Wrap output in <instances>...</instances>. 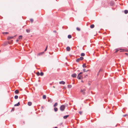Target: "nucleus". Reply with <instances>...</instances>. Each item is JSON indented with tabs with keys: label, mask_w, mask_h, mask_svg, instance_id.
I'll use <instances>...</instances> for the list:
<instances>
[{
	"label": "nucleus",
	"mask_w": 128,
	"mask_h": 128,
	"mask_svg": "<svg viewBox=\"0 0 128 128\" xmlns=\"http://www.w3.org/2000/svg\"><path fill=\"white\" fill-rule=\"evenodd\" d=\"M120 50V52H128V50L127 49H120V48H118L116 50V51L115 52H117L119 50Z\"/></svg>",
	"instance_id": "nucleus-1"
},
{
	"label": "nucleus",
	"mask_w": 128,
	"mask_h": 128,
	"mask_svg": "<svg viewBox=\"0 0 128 128\" xmlns=\"http://www.w3.org/2000/svg\"><path fill=\"white\" fill-rule=\"evenodd\" d=\"M65 106L64 105H63L61 106L60 108V110L62 111H64L65 108Z\"/></svg>",
	"instance_id": "nucleus-2"
},
{
	"label": "nucleus",
	"mask_w": 128,
	"mask_h": 128,
	"mask_svg": "<svg viewBox=\"0 0 128 128\" xmlns=\"http://www.w3.org/2000/svg\"><path fill=\"white\" fill-rule=\"evenodd\" d=\"M85 91L86 90L85 89H83V90H80V92H81L83 94H85Z\"/></svg>",
	"instance_id": "nucleus-3"
},
{
	"label": "nucleus",
	"mask_w": 128,
	"mask_h": 128,
	"mask_svg": "<svg viewBox=\"0 0 128 128\" xmlns=\"http://www.w3.org/2000/svg\"><path fill=\"white\" fill-rule=\"evenodd\" d=\"M110 6H113L114 4L115 3L113 1H111L110 2Z\"/></svg>",
	"instance_id": "nucleus-4"
},
{
	"label": "nucleus",
	"mask_w": 128,
	"mask_h": 128,
	"mask_svg": "<svg viewBox=\"0 0 128 128\" xmlns=\"http://www.w3.org/2000/svg\"><path fill=\"white\" fill-rule=\"evenodd\" d=\"M13 38V36H8V38L7 39L8 40H10Z\"/></svg>",
	"instance_id": "nucleus-5"
},
{
	"label": "nucleus",
	"mask_w": 128,
	"mask_h": 128,
	"mask_svg": "<svg viewBox=\"0 0 128 128\" xmlns=\"http://www.w3.org/2000/svg\"><path fill=\"white\" fill-rule=\"evenodd\" d=\"M70 47H69V46H68L66 48V50L68 51H70Z\"/></svg>",
	"instance_id": "nucleus-6"
},
{
	"label": "nucleus",
	"mask_w": 128,
	"mask_h": 128,
	"mask_svg": "<svg viewBox=\"0 0 128 128\" xmlns=\"http://www.w3.org/2000/svg\"><path fill=\"white\" fill-rule=\"evenodd\" d=\"M59 83L60 84H65V82L64 81H62L61 82H59Z\"/></svg>",
	"instance_id": "nucleus-7"
},
{
	"label": "nucleus",
	"mask_w": 128,
	"mask_h": 128,
	"mask_svg": "<svg viewBox=\"0 0 128 128\" xmlns=\"http://www.w3.org/2000/svg\"><path fill=\"white\" fill-rule=\"evenodd\" d=\"M76 74H74L72 75V76L73 77H76Z\"/></svg>",
	"instance_id": "nucleus-8"
},
{
	"label": "nucleus",
	"mask_w": 128,
	"mask_h": 128,
	"mask_svg": "<svg viewBox=\"0 0 128 128\" xmlns=\"http://www.w3.org/2000/svg\"><path fill=\"white\" fill-rule=\"evenodd\" d=\"M44 52H40L38 54V56H40L41 55L43 54H44Z\"/></svg>",
	"instance_id": "nucleus-9"
},
{
	"label": "nucleus",
	"mask_w": 128,
	"mask_h": 128,
	"mask_svg": "<svg viewBox=\"0 0 128 128\" xmlns=\"http://www.w3.org/2000/svg\"><path fill=\"white\" fill-rule=\"evenodd\" d=\"M80 73H79V74H78L77 78L78 79L80 80Z\"/></svg>",
	"instance_id": "nucleus-10"
},
{
	"label": "nucleus",
	"mask_w": 128,
	"mask_h": 128,
	"mask_svg": "<svg viewBox=\"0 0 128 128\" xmlns=\"http://www.w3.org/2000/svg\"><path fill=\"white\" fill-rule=\"evenodd\" d=\"M90 28H94V24H92V25H91L90 26Z\"/></svg>",
	"instance_id": "nucleus-11"
},
{
	"label": "nucleus",
	"mask_w": 128,
	"mask_h": 128,
	"mask_svg": "<svg viewBox=\"0 0 128 128\" xmlns=\"http://www.w3.org/2000/svg\"><path fill=\"white\" fill-rule=\"evenodd\" d=\"M28 105L29 106H31L32 104V102H29L28 103Z\"/></svg>",
	"instance_id": "nucleus-12"
},
{
	"label": "nucleus",
	"mask_w": 128,
	"mask_h": 128,
	"mask_svg": "<svg viewBox=\"0 0 128 128\" xmlns=\"http://www.w3.org/2000/svg\"><path fill=\"white\" fill-rule=\"evenodd\" d=\"M69 116V115H67L65 116H64L63 117L64 118V119H66L67 118V117Z\"/></svg>",
	"instance_id": "nucleus-13"
},
{
	"label": "nucleus",
	"mask_w": 128,
	"mask_h": 128,
	"mask_svg": "<svg viewBox=\"0 0 128 128\" xmlns=\"http://www.w3.org/2000/svg\"><path fill=\"white\" fill-rule=\"evenodd\" d=\"M20 105V102H18V103L17 104H15L14 105V106H18L19 105Z\"/></svg>",
	"instance_id": "nucleus-14"
},
{
	"label": "nucleus",
	"mask_w": 128,
	"mask_h": 128,
	"mask_svg": "<svg viewBox=\"0 0 128 128\" xmlns=\"http://www.w3.org/2000/svg\"><path fill=\"white\" fill-rule=\"evenodd\" d=\"M82 66L83 68H86V65L85 64H84L82 65Z\"/></svg>",
	"instance_id": "nucleus-15"
},
{
	"label": "nucleus",
	"mask_w": 128,
	"mask_h": 128,
	"mask_svg": "<svg viewBox=\"0 0 128 128\" xmlns=\"http://www.w3.org/2000/svg\"><path fill=\"white\" fill-rule=\"evenodd\" d=\"M102 68H100L98 72V73L97 74V75L98 76L99 74V73L100 72H102Z\"/></svg>",
	"instance_id": "nucleus-16"
},
{
	"label": "nucleus",
	"mask_w": 128,
	"mask_h": 128,
	"mask_svg": "<svg viewBox=\"0 0 128 128\" xmlns=\"http://www.w3.org/2000/svg\"><path fill=\"white\" fill-rule=\"evenodd\" d=\"M15 92L16 94H18L19 93V91L18 90H16L15 91Z\"/></svg>",
	"instance_id": "nucleus-17"
},
{
	"label": "nucleus",
	"mask_w": 128,
	"mask_h": 128,
	"mask_svg": "<svg viewBox=\"0 0 128 128\" xmlns=\"http://www.w3.org/2000/svg\"><path fill=\"white\" fill-rule=\"evenodd\" d=\"M124 12L126 14H127L128 13V10H125L124 11Z\"/></svg>",
	"instance_id": "nucleus-18"
},
{
	"label": "nucleus",
	"mask_w": 128,
	"mask_h": 128,
	"mask_svg": "<svg viewBox=\"0 0 128 128\" xmlns=\"http://www.w3.org/2000/svg\"><path fill=\"white\" fill-rule=\"evenodd\" d=\"M68 88H72V86L71 85L69 84L68 85Z\"/></svg>",
	"instance_id": "nucleus-19"
},
{
	"label": "nucleus",
	"mask_w": 128,
	"mask_h": 128,
	"mask_svg": "<svg viewBox=\"0 0 128 128\" xmlns=\"http://www.w3.org/2000/svg\"><path fill=\"white\" fill-rule=\"evenodd\" d=\"M22 35L20 36H19L18 39H22Z\"/></svg>",
	"instance_id": "nucleus-20"
},
{
	"label": "nucleus",
	"mask_w": 128,
	"mask_h": 128,
	"mask_svg": "<svg viewBox=\"0 0 128 128\" xmlns=\"http://www.w3.org/2000/svg\"><path fill=\"white\" fill-rule=\"evenodd\" d=\"M85 55V54L84 53H81L80 54V56H84Z\"/></svg>",
	"instance_id": "nucleus-21"
},
{
	"label": "nucleus",
	"mask_w": 128,
	"mask_h": 128,
	"mask_svg": "<svg viewBox=\"0 0 128 128\" xmlns=\"http://www.w3.org/2000/svg\"><path fill=\"white\" fill-rule=\"evenodd\" d=\"M46 95H44L43 96V98L44 99H46Z\"/></svg>",
	"instance_id": "nucleus-22"
},
{
	"label": "nucleus",
	"mask_w": 128,
	"mask_h": 128,
	"mask_svg": "<svg viewBox=\"0 0 128 128\" xmlns=\"http://www.w3.org/2000/svg\"><path fill=\"white\" fill-rule=\"evenodd\" d=\"M58 103L57 102L54 105V106L55 107L58 105Z\"/></svg>",
	"instance_id": "nucleus-23"
},
{
	"label": "nucleus",
	"mask_w": 128,
	"mask_h": 128,
	"mask_svg": "<svg viewBox=\"0 0 128 128\" xmlns=\"http://www.w3.org/2000/svg\"><path fill=\"white\" fill-rule=\"evenodd\" d=\"M54 110L55 112H56L58 110V109L56 108H54Z\"/></svg>",
	"instance_id": "nucleus-24"
},
{
	"label": "nucleus",
	"mask_w": 128,
	"mask_h": 128,
	"mask_svg": "<svg viewBox=\"0 0 128 128\" xmlns=\"http://www.w3.org/2000/svg\"><path fill=\"white\" fill-rule=\"evenodd\" d=\"M26 31L27 32H30V30L27 29L26 30Z\"/></svg>",
	"instance_id": "nucleus-25"
},
{
	"label": "nucleus",
	"mask_w": 128,
	"mask_h": 128,
	"mask_svg": "<svg viewBox=\"0 0 128 128\" xmlns=\"http://www.w3.org/2000/svg\"><path fill=\"white\" fill-rule=\"evenodd\" d=\"M68 38H72V36L71 35H69L68 36Z\"/></svg>",
	"instance_id": "nucleus-26"
},
{
	"label": "nucleus",
	"mask_w": 128,
	"mask_h": 128,
	"mask_svg": "<svg viewBox=\"0 0 128 128\" xmlns=\"http://www.w3.org/2000/svg\"><path fill=\"white\" fill-rule=\"evenodd\" d=\"M18 96L17 95H16L14 96V98L15 99H17L18 98Z\"/></svg>",
	"instance_id": "nucleus-27"
},
{
	"label": "nucleus",
	"mask_w": 128,
	"mask_h": 128,
	"mask_svg": "<svg viewBox=\"0 0 128 128\" xmlns=\"http://www.w3.org/2000/svg\"><path fill=\"white\" fill-rule=\"evenodd\" d=\"M80 60V58H78L76 60V61L77 62H79Z\"/></svg>",
	"instance_id": "nucleus-28"
},
{
	"label": "nucleus",
	"mask_w": 128,
	"mask_h": 128,
	"mask_svg": "<svg viewBox=\"0 0 128 128\" xmlns=\"http://www.w3.org/2000/svg\"><path fill=\"white\" fill-rule=\"evenodd\" d=\"M36 74L38 76H39L40 75V72H36Z\"/></svg>",
	"instance_id": "nucleus-29"
},
{
	"label": "nucleus",
	"mask_w": 128,
	"mask_h": 128,
	"mask_svg": "<svg viewBox=\"0 0 128 128\" xmlns=\"http://www.w3.org/2000/svg\"><path fill=\"white\" fill-rule=\"evenodd\" d=\"M76 30L78 31H79L80 30V29L78 27H77L76 28Z\"/></svg>",
	"instance_id": "nucleus-30"
},
{
	"label": "nucleus",
	"mask_w": 128,
	"mask_h": 128,
	"mask_svg": "<svg viewBox=\"0 0 128 128\" xmlns=\"http://www.w3.org/2000/svg\"><path fill=\"white\" fill-rule=\"evenodd\" d=\"M40 75L41 76H42L43 75H44V73L43 72H41L40 74Z\"/></svg>",
	"instance_id": "nucleus-31"
},
{
	"label": "nucleus",
	"mask_w": 128,
	"mask_h": 128,
	"mask_svg": "<svg viewBox=\"0 0 128 128\" xmlns=\"http://www.w3.org/2000/svg\"><path fill=\"white\" fill-rule=\"evenodd\" d=\"M30 20L32 23L34 21V20L32 19H30Z\"/></svg>",
	"instance_id": "nucleus-32"
},
{
	"label": "nucleus",
	"mask_w": 128,
	"mask_h": 128,
	"mask_svg": "<svg viewBox=\"0 0 128 128\" xmlns=\"http://www.w3.org/2000/svg\"><path fill=\"white\" fill-rule=\"evenodd\" d=\"M2 34H8V32H3L2 33Z\"/></svg>",
	"instance_id": "nucleus-33"
},
{
	"label": "nucleus",
	"mask_w": 128,
	"mask_h": 128,
	"mask_svg": "<svg viewBox=\"0 0 128 128\" xmlns=\"http://www.w3.org/2000/svg\"><path fill=\"white\" fill-rule=\"evenodd\" d=\"M84 58L80 56V60H82Z\"/></svg>",
	"instance_id": "nucleus-34"
},
{
	"label": "nucleus",
	"mask_w": 128,
	"mask_h": 128,
	"mask_svg": "<svg viewBox=\"0 0 128 128\" xmlns=\"http://www.w3.org/2000/svg\"><path fill=\"white\" fill-rule=\"evenodd\" d=\"M83 70L84 72H85L87 71V70H86L84 68Z\"/></svg>",
	"instance_id": "nucleus-35"
},
{
	"label": "nucleus",
	"mask_w": 128,
	"mask_h": 128,
	"mask_svg": "<svg viewBox=\"0 0 128 128\" xmlns=\"http://www.w3.org/2000/svg\"><path fill=\"white\" fill-rule=\"evenodd\" d=\"M14 108H12V110H11V111H14Z\"/></svg>",
	"instance_id": "nucleus-36"
},
{
	"label": "nucleus",
	"mask_w": 128,
	"mask_h": 128,
	"mask_svg": "<svg viewBox=\"0 0 128 128\" xmlns=\"http://www.w3.org/2000/svg\"><path fill=\"white\" fill-rule=\"evenodd\" d=\"M47 46L46 49H45V50H44V51H46V50H47Z\"/></svg>",
	"instance_id": "nucleus-37"
},
{
	"label": "nucleus",
	"mask_w": 128,
	"mask_h": 128,
	"mask_svg": "<svg viewBox=\"0 0 128 128\" xmlns=\"http://www.w3.org/2000/svg\"><path fill=\"white\" fill-rule=\"evenodd\" d=\"M127 115V114H126L125 115H123V116L124 117V116H126Z\"/></svg>",
	"instance_id": "nucleus-38"
},
{
	"label": "nucleus",
	"mask_w": 128,
	"mask_h": 128,
	"mask_svg": "<svg viewBox=\"0 0 128 128\" xmlns=\"http://www.w3.org/2000/svg\"><path fill=\"white\" fill-rule=\"evenodd\" d=\"M125 54H126L127 55H128V53H125Z\"/></svg>",
	"instance_id": "nucleus-39"
},
{
	"label": "nucleus",
	"mask_w": 128,
	"mask_h": 128,
	"mask_svg": "<svg viewBox=\"0 0 128 128\" xmlns=\"http://www.w3.org/2000/svg\"><path fill=\"white\" fill-rule=\"evenodd\" d=\"M16 41L17 42H18V39H17L16 40Z\"/></svg>",
	"instance_id": "nucleus-40"
},
{
	"label": "nucleus",
	"mask_w": 128,
	"mask_h": 128,
	"mask_svg": "<svg viewBox=\"0 0 128 128\" xmlns=\"http://www.w3.org/2000/svg\"><path fill=\"white\" fill-rule=\"evenodd\" d=\"M82 74V72H80V74Z\"/></svg>",
	"instance_id": "nucleus-41"
},
{
	"label": "nucleus",
	"mask_w": 128,
	"mask_h": 128,
	"mask_svg": "<svg viewBox=\"0 0 128 128\" xmlns=\"http://www.w3.org/2000/svg\"><path fill=\"white\" fill-rule=\"evenodd\" d=\"M80 115H81L82 114V112H81V111H80Z\"/></svg>",
	"instance_id": "nucleus-42"
},
{
	"label": "nucleus",
	"mask_w": 128,
	"mask_h": 128,
	"mask_svg": "<svg viewBox=\"0 0 128 128\" xmlns=\"http://www.w3.org/2000/svg\"><path fill=\"white\" fill-rule=\"evenodd\" d=\"M81 82H83V81L82 80H81Z\"/></svg>",
	"instance_id": "nucleus-43"
},
{
	"label": "nucleus",
	"mask_w": 128,
	"mask_h": 128,
	"mask_svg": "<svg viewBox=\"0 0 128 128\" xmlns=\"http://www.w3.org/2000/svg\"><path fill=\"white\" fill-rule=\"evenodd\" d=\"M54 32H56V31H54Z\"/></svg>",
	"instance_id": "nucleus-44"
},
{
	"label": "nucleus",
	"mask_w": 128,
	"mask_h": 128,
	"mask_svg": "<svg viewBox=\"0 0 128 128\" xmlns=\"http://www.w3.org/2000/svg\"><path fill=\"white\" fill-rule=\"evenodd\" d=\"M53 87L54 88H55V87L54 86H53Z\"/></svg>",
	"instance_id": "nucleus-45"
},
{
	"label": "nucleus",
	"mask_w": 128,
	"mask_h": 128,
	"mask_svg": "<svg viewBox=\"0 0 128 128\" xmlns=\"http://www.w3.org/2000/svg\"><path fill=\"white\" fill-rule=\"evenodd\" d=\"M79 113L80 114V112H79Z\"/></svg>",
	"instance_id": "nucleus-46"
},
{
	"label": "nucleus",
	"mask_w": 128,
	"mask_h": 128,
	"mask_svg": "<svg viewBox=\"0 0 128 128\" xmlns=\"http://www.w3.org/2000/svg\"><path fill=\"white\" fill-rule=\"evenodd\" d=\"M80 76V78H81V76Z\"/></svg>",
	"instance_id": "nucleus-47"
}]
</instances>
